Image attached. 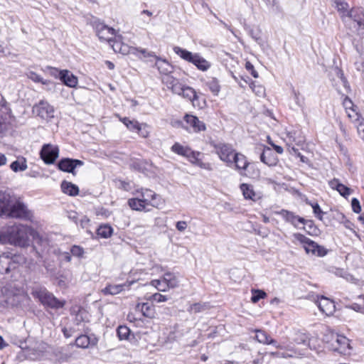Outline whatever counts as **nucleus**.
Masks as SVG:
<instances>
[{
    "mask_svg": "<svg viewBox=\"0 0 364 364\" xmlns=\"http://www.w3.org/2000/svg\"><path fill=\"white\" fill-rule=\"evenodd\" d=\"M32 231L30 227L21 224L8 227L6 230L7 243L19 247L28 246Z\"/></svg>",
    "mask_w": 364,
    "mask_h": 364,
    "instance_id": "nucleus-1",
    "label": "nucleus"
},
{
    "mask_svg": "<svg viewBox=\"0 0 364 364\" xmlns=\"http://www.w3.org/2000/svg\"><path fill=\"white\" fill-rule=\"evenodd\" d=\"M174 53L183 60L193 64L201 71H206L210 68V63L203 58L199 53H193L179 46H174Z\"/></svg>",
    "mask_w": 364,
    "mask_h": 364,
    "instance_id": "nucleus-2",
    "label": "nucleus"
},
{
    "mask_svg": "<svg viewBox=\"0 0 364 364\" xmlns=\"http://www.w3.org/2000/svg\"><path fill=\"white\" fill-rule=\"evenodd\" d=\"M25 262V257L21 255H14L11 252H4L0 255V273L9 274L19 264Z\"/></svg>",
    "mask_w": 364,
    "mask_h": 364,
    "instance_id": "nucleus-3",
    "label": "nucleus"
},
{
    "mask_svg": "<svg viewBox=\"0 0 364 364\" xmlns=\"http://www.w3.org/2000/svg\"><path fill=\"white\" fill-rule=\"evenodd\" d=\"M293 237L303 245V247L307 254L311 253L318 257H323L327 254V251L323 247L318 245L305 235L301 233H294Z\"/></svg>",
    "mask_w": 364,
    "mask_h": 364,
    "instance_id": "nucleus-4",
    "label": "nucleus"
},
{
    "mask_svg": "<svg viewBox=\"0 0 364 364\" xmlns=\"http://www.w3.org/2000/svg\"><path fill=\"white\" fill-rule=\"evenodd\" d=\"M33 296L38 299L43 305L52 309H58L63 308L65 305V301L58 299L46 289L35 291Z\"/></svg>",
    "mask_w": 364,
    "mask_h": 364,
    "instance_id": "nucleus-5",
    "label": "nucleus"
},
{
    "mask_svg": "<svg viewBox=\"0 0 364 364\" xmlns=\"http://www.w3.org/2000/svg\"><path fill=\"white\" fill-rule=\"evenodd\" d=\"M346 20L348 21V28L358 31L360 28L364 29V9L362 7H353L346 13Z\"/></svg>",
    "mask_w": 364,
    "mask_h": 364,
    "instance_id": "nucleus-6",
    "label": "nucleus"
},
{
    "mask_svg": "<svg viewBox=\"0 0 364 364\" xmlns=\"http://www.w3.org/2000/svg\"><path fill=\"white\" fill-rule=\"evenodd\" d=\"M6 215L10 218L31 220L33 213L20 201L14 200Z\"/></svg>",
    "mask_w": 364,
    "mask_h": 364,
    "instance_id": "nucleus-7",
    "label": "nucleus"
},
{
    "mask_svg": "<svg viewBox=\"0 0 364 364\" xmlns=\"http://www.w3.org/2000/svg\"><path fill=\"white\" fill-rule=\"evenodd\" d=\"M141 53L144 58H150V61L156 60L155 66L161 74H164V76L169 75L168 74L171 72L173 68L167 60L161 59L153 52H148L146 49L141 48Z\"/></svg>",
    "mask_w": 364,
    "mask_h": 364,
    "instance_id": "nucleus-8",
    "label": "nucleus"
},
{
    "mask_svg": "<svg viewBox=\"0 0 364 364\" xmlns=\"http://www.w3.org/2000/svg\"><path fill=\"white\" fill-rule=\"evenodd\" d=\"M94 28L95 32L101 41H107L109 43L117 39L114 28L107 26L102 22H95Z\"/></svg>",
    "mask_w": 364,
    "mask_h": 364,
    "instance_id": "nucleus-9",
    "label": "nucleus"
},
{
    "mask_svg": "<svg viewBox=\"0 0 364 364\" xmlns=\"http://www.w3.org/2000/svg\"><path fill=\"white\" fill-rule=\"evenodd\" d=\"M58 156V147L51 144H44L40 151V156L46 164H53Z\"/></svg>",
    "mask_w": 364,
    "mask_h": 364,
    "instance_id": "nucleus-10",
    "label": "nucleus"
},
{
    "mask_svg": "<svg viewBox=\"0 0 364 364\" xmlns=\"http://www.w3.org/2000/svg\"><path fill=\"white\" fill-rule=\"evenodd\" d=\"M33 113L41 118L49 120L54 117V108L46 101L41 100L33 107Z\"/></svg>",
    "mask_w": 364,
    "mask_h": 364,
    "instance_id": "nucleus-11",
    "label": "nucleus"
},
{
    "mask_svg": "<svg viewBox=\"0 0 364 364\" xmlns=\"http://www.w3.org/2000/svg\"><path fill=\"white\" fill-rule=\"evenodd\" d=\"M215 149L220 160L227 163L229 166H231L233 164L232 161V156L235 154L232 146L229 144L220 143L215 145Z\"/></svg>",
    "mask_w": 364,
    "mask_h": 364,
    "instance_id": "nucleus-12",
    "label": "nucleus"
},
{
    "mask_svg": "<svg viewBox=\"0 0 364 364\" xmlns=\"http://www.w3.org/2000/svg\"><path fill=\"white\" fill-rule=\"evenodd\" d=\"M331 348L333 351L345 354L346 350L350 348L349 340L343 336L332 335Z\"/></svg>",
    "mask_w": 364,
    "mask_h": 364,
    "instance_id": "nucleus-13",
    "label": "nucleus"
},
{
    "mask_svg": "<svg viewBox=\"0 0 364 364\" xmlns=\"http://www.w3.org/2000/svg\"><path fill=\"white\" fill-rule=\"evenodd\" d=\"M141 198L146 205L159 208L161 204V197L150 189L142 188L141 190Z\"/></svg>",
    "mask_w": 364,
    "mask_h": 364,
    "instance_id": "nucleus-14",
    "label": "nucleus"
},
{
    "mask_svg": "<svg viewBox=\"0 0 364 364\" xmlns=\"http://www.w3.org/2000/svg\"><path fill=\"white\" fill-rule=\"evenodd\" d=\"M83 165V161L78 159H72L69 158L61 159L58 164V168L64 172L72 173L75 175L74 169L77 166Z\"/></svg>",
    "mask_w": 364,
    "mask_h": 364,
    "instance_id": "nucleus-15",
    "label": "nucleus"
},
{
    "mask_svg": "<svg viewBox=\"0 0 364 364\" xmlns=\"http://www.w3.org/2000/svg\"><path fill=\"white\" fill-rule=\"evenodd\" d=\"M276 214L282 215L286 222L291 223L295 228L298 227L299 223H301L303 225L306 224V220L304 218L296 215L293 212L283 209L280 211L276 212Z\"/></svg>",
    "mask_w": 364,
    "mask_h": 364,
    "instance_id": "nucleus-16",
    "label": "nucleus"
},
{
    "mask_svg": "<svg viewBox=\"0 0 364 364\" xmlns=\"http://www.w3.org/2000/svg\"><path fill=\"white\" fill-rule=\"evenodd\" d=\"M184 120L193 132L198 133L206 129L205 123L194 115L186 114Z\"/></svg>",
    "mask_w": 364,
    "mask_h": 364,
    "instance_id": "nucleus-17",
    "label": "nucleus"
},
{
    "mask_svg": "<svg viewBox=\"0 0 364 364\" xmlns=\"http://www.w3.org/2000/svg\"><path fill=\"white\" fill-rule=\"evenodd\" d=\"M162 81L173 94L181 95L185 85H182L178 79L171 75H166L163 77Z\"/></svg>",
    "mask_w": 364,
    "mask_h": 364,
    "instance_id": "nucleus-18",
    "label": "nucleus"
},
{
    "mask_svg": "<svg viewBox=\"0 0 364 364\" xmlns=\"http://www.w3.org/2000/svg\"><path fill=\"white\" fill-rule=\"evenodd\" d=\"M317 298L316 304L319 310L326 315L331 314L335 309V305L332 301L325 296H316Z\"/></svg>",
    "mask_w": 364,
    "mask_h": 364,
    "instance_id": "nucleus-19",
    "label": "nucleus"
},
{
    "mask_svg": "<svg viewBox=\"0 0 364 364\" xmlns=\"http://www.w3.org/2000/svg\"><path fill=\"white\" fill-rule=\"evenodd\" d=\"M112 47L114 52L120 53L123 55L134 53L135 51L139 52L141 53V49L129 47L128 45L122 43L119 39V36H118L117 39H115L113 41V44L112 45Z\"/></svg>",
    "mask_w": 364,
    "mask_h": 364,
    "instance_id": "nucleus-20",
    "label": "nucleus"
},
{
    "mask_svg": "<svg viewBox=\"0 0 364 364\" xmlns=\"http://www.w3.org/2000/svg\"><path fill=\"white\" fill-rule=\"evenodd\" d=\"M14 199L9 193L0 191V215H6Z\"/></svg>",
    "mask_w": 364,
    "mask_h": 364,
    "instance_id": "nucleus-21",
    "label": "nucleus"
},
{
    "mask_svg": "<svg viewBox=\"0 0 364 364\" xmlns=\"http://www.w3.org/2000/svg\"><path fill=\"white\" fill-rule=\"evenodd\" d=\"M59 74V78L67 86L75 87L77 85V78L68 70H56V74Z\"/></svg>",
    "mask_w": 364,
    "mask_h": 364,
    "instance_id": "nucleus-22",
    "label": "nucleus"
},
{
    "mask_svg": "<svg viewBox=\"0 0 364 364\" xmlns=\"http://www.w3.org/2000/svg\"><path fill=\"white\" fill-rule=\"evenodd\" d=\"M260 160L269 166H275L277 163V158L272 149L266 146L263 148L260 155Z\"/></svg>",
    "mask_w": 364,
    "mask_h": 364,
    "instance_id": "nucleus-23",
    "label": "nucleus"
},
{
    "mask_svg": "<svg viewBox=\"0 0 364 364\" xmlns=\"http://www.w3.org/2000/svg\"><path fill=\"white\" fill-rule=\"evenodd\" d=\"M135 311L149 318H154L156 314L154 305L149 303L137 304L135 307Z\"/></svg>",
    "mask_w": 364,
    "mask_h": 364,
    "instance_id": "nucleus-24",
    "label": "nucleus"
},
{
    "mask_svg": "<svg viewBox=\"0 0 364 364\" xmlns=\"http://www.w3.org/2000/svg\"><path fill=\"white\" fill-rule=\"evenodd\" d=\"M232 161H233L232 165H234L235 168L242 174V171H245L248 166L246 157L242 154L235 153Z\"/></svg>",
    "mask_w": 364,
    "mask_h": 364,
    "instance_id": "nucleus-25",
    "label": "nucleus"
},
{
    "mask_svg": "<svg viewBox=\"0 0 364 364\" xmlns=\"http://www.w3.org/2000/svg\"><path fill=\"white\" fill-rule=\"evenodd\" d=\"M329 186L331 188L336 190L343 197L348 198L353 192V191L340 183L338 179H333L329 181Z\"/></svg>",
    "mask_w": 364,
    "mask_h": 364,
    "instance_id": "nucleus-26",
    "label": "nucleus"
},
{
    "mask_svg": "<svg viewBox=\"0 0 364 364\" xmlns=\"http://www.w3.org/2000/svg\"><path fill=\"white\" fill-rule=\"evenodd\" d=\"M134 282V281H132L122 284L107 285L102 291L105 295H115L123 291L124 287H129Z\"/></svg>",
    "mask_w": 364,
    "mask_h": 364,
    "instance_id": "nucleus-27",
    "label": "nucleus"
},
{
    "mask_svg": "<svg viewBox=\"0 0 364 364\" xmlns=\"http://www.w3.org/2000/svg\"><path fill=\"white\" fill-rule=\"evenodd\" d=\"M256 339L258 341V342L264 344H272L274 346H276L277 348L282 349V346L281 345H277V341L272 338L269 337V336L264 331L262 330H257L256 331V335H255Z\"/></svg>",
    "mask_w": 364,
    "mask_h": 364,
    "instance_id": "nucleus-28",
    "label": "nucleus"
},
{
    "mask_svg": "<svg viewBox=\"0 0 364 364\" xmlns=\"http://www.w3.org/2000/svg\"><path fill=\"white\" fill-rule=\"evenodd\" d=\"M337 11L340 13L342 21L347 25L346 13L349 12V5L345 0H334Z\"/></svg>",
    "mask_w": 364,
    "mask_h": 364,
    "instance_id": "nucleus-29",
    "label": "nucleus"
},
{
    "mask_svg": "<svg viewBox=\"0 0 364 364\" xmlns=\"http://www.w3.org/2000/svg\"><path fill=\"white\" fill-rule=\"evenodd\" d=\"M149 166L150 164L148 161L141 159L132 160L129 163L131 169L141 173H145Z\"/></svg>",
    "mask_w": 364,
    "mask_h": 364,
    "instance_id": "nucleus-30",
    "label": "nucleus"
},
{
    "mask_svg": "<svg viewBox=\"0 0 364 364\" xmlns=\"http://www.w3.org/2000/svg\"><path fill=\"white\" fill-rule=\"evenodd\" d=\"M61 189L64 193L71 196H75L79 193L78 187L71 182H68L66 181L62 182Z\"/></svg>",
    "mask_w": 364,
    "mask_h": 364,
    "instance_id": "nucleus-31",
    "label": "nucleus"
},
{
    "mask_svg": "<svg viewBox=\"0 0 364 364\" xmlns=\"http://www.w3.org/2000/svg\"><path fill=\"white\" fill-rule=\"evenodd\" d=\"M240 189L246 199H251L255 201L258 198L252 185L247 183H242L240 185Z\"/></svg>",
    "mask_w": 364,
    "mask_h": 364,
    "instance_id": "nucleus-32",
    "label": "nucleus"
},
{
    "mask_svg": "<svg viewBox=\"0 0 364 364\" xmlns=\"http://www.w3.org/2000/svg\"><path fill=\"white\" fill-rule=\"evenodd\" d=\"M163 278L169 289L178 287L179 282L175 274L172 272H166L163 275Z\"/></svg>",
    "mask_w": 364,
    "mask_h": 364,
    "instance_id": "nucleus-33",
    "label": "nucleus"
},
{
    "mask_svg": "<svg viewBox=\"0 0 364 364\" xmlns=\"http://www.w3.org/2000/svg\"><path fill=\"white\" fill-rule=\"evenodd\" d=\"M128 204L132 210L138 211L144 210L147 206L141 198H131L128 200Z\"/></svg>",
    "mask_w": 364,
    "mask_h": 364,
    "instance_id": "nucleus-34",
    "label": "nucleus"
},
{
    "mask_svg": "<svg viewBox=\"0 0 364 364\" xmlns=\"http://www.w3.org/2000/svg\"><path fill=\"white\" fill-rule=\"evenodd\" d=\"M181 96L185 99H188L194 103V101L197 100L198 97L195 90L189 86H184L183 91L181 92Z\"/></svg>",
    "mask_w": 364,
    "mask_h": 364,
    "instance_id": "nucleus-35",
    "label": "nucleus"
},
{
    "mask_svg": "<svg viewBox=\"0 0 364 364\" xmlns=\"http://www.w3.org/2000/svg\"><path fill=\"white\" fill-rule=\"evenodd\" d=\"M10 168L14 172L23 171L27 169V164L25 158H21L11 163Z\"/></svg>",
    "mask_w": 364,
    "mask_h": 364,
    "instance_id": "nucleus-36",
    "label": "nucleus"
},
{
    "mask_svg": "<svg viewBox=\"0 0 364 364\" xmlns=\"http://www.w3.org/2000/svg\"><path fill=\"white\" fill-rule=\"evenodd\" d=\"M0 113L3 114L4 117L7 120L11 117V109L9 105L2 96L0 100Z\"/></svg>",
    "mask_w": 364,
    "mask_h": 364,
    "instance_id": "nucleus-37",
    "label": "nucleus"
},
{
    "mask_svg": "<svg viewBox=\"0 0 364 364\" xmlns=\"http://www.w3.org/2000/svg\"><path fill=\"white\" fill-rule=\"evenodd\" d=\"M171 150L174 152V153H176L179 155H181V156H187L188 155H190V154H192V150L187 147V146H183L182 145H181L179 143H175L172 147H171Z\"/></svg>",
    "mask_w": 364,
    "mask_h": 364,
    "instance_id": "nucleus-38",
    "label": "nucleus"
},
{
    "mask_svg": "<svg viewBox=\"0 0 364 364\" xmlns=\"http://www.w3.org/2000/svg\"><path fill=\"white\" fill-rule=\"evenodd\" d=\"M121 122L127 127V129L132 132H136L137 130L140 129V124L136 120H131L127 117L122 118Z\"/></svg>",
    "mask_w": 364,
    "mask_h": 364,
    "instance_id": "nucleus-39",
    "label": "nucleus"
},
{
    "mask_svg": "<svg viewBox=\"0 0 364 364\" xmlns=\"http://www.w3.org/2000/svg\"><path fill=\"white\" fill-rule=\"evenodd\" d=\"M113 232V229L108 225H102L97 230V235L102 238L109 237Z\"/></svg>",
    "mask_w": 364,
    "mask_h": 364,
    "instance_id": "nucleus-40",
    "label": "nucleus"
},
{
    "mask_svg": "<svg viewBox=\"0 0 364 364\" xmlns=\"http://www.w3.org/2000/svg\"><path fill=\"white\" fill-rule=\"evenodd\" d=\"M205 85L208 87L214 95L216 96L218 95L220 90V86L219 85L218 80L216 78H210L205 82Z\"/></svg>",
    "mask_w": 364,
    "mask_h": 364,
    "instance_id": "nucleus-41",
    "label": "nucleus"
},
{
    "mask_svg": "<svg viewBox=\"0 0 364 364\" xmlns=\"http://www.w3.org/2000/svg\"><path fill=\"white\" fill-rule=\"evenodd\" d=\"M356 108L357 107H354L351 109L346 111L348 118L354 124H356L357 122H358L360 120H362L363 119H364L361 116V114L356 110Z\"/></svg>",
    "mask_w": 364,
    "mask_h": 364,
    "instance_id": "nucleus-42",
    "label": "nucleus"
},
{
    "mask_svg": "<svg viewBox=\"0 0 364 364\" xmlns=\"http://www.w3.org/2000/svg\"><path fill=\"white\" fill-rule=\"evenodd\" d=\"M90 343V340L87 335H80L75 339V345L79 348H87Z\"/></svg>",
    "mask_w": 364,
    "mask_h": 364,
    "instance_id": "nucleus-43",
    "label": "nucleus"
},
{
    "mask_svg": "<svg viewBox=\"0 0 364 364\" xmlns=\"http://www.w3.org/2000/svg\"><path fill=\"white\" fill-rule=\"evenodd\" d=\"M151 284L160 291H165L168 289H169L163 277L161 278V279L152 280Z\"/></svg>",
    "mask_w": 364,
    "mask_h": 364,
    "instance_id": "nucleus-44",
    "label": "nucleus"
},
{
    "mask_svg": "<svg viewBox=\"0 0 364 364\" xmlns=\"http://www.w3.org/2000/svg\"><path fill=\"white\" fill-rule=\"evenodd\" d=\"M208 308V305L206 304L201 303H195L191 305L190 308L188 309V312L197 314L201 311L206 310Z\"/></svg>",
    "mask_w": 364,
    "mask_h": 364,
    "instance_id": "nucleus-45",
    "label": "nucleus"
},
{
    "mask_svg": "<svg viewBox=\"0 0 364 364\" xmlns=\"http://www.w3.org/2000/svg\"><path fill=\"white\" fill-rule=\"evenodd\" d=\"M26 353L29 358L32 360H36L42 356L43 351L39 350L38 348H28L26 350Z\"/></svg>",
    "mask_w": 364,
    "mask_h": 364,
    "instance_id": "nucleus-46",
    "label": "nucleus"
},
{
    "mask_svg": "<svg viewBox=\"0 0 364 364\" xmlns=\"http://www.w3.org/2000/svg\"><path fill=\"white\" fill-rule=\"evenodd\" d=\"M252 296L251 298V301L252 303L258 302L261 299H264L267 296V294L260 289H252Z\"/></svg>",
    "mask_w": 364,
    "mask_h": 364,
    "instance_id": "nucleus-47",
    "label": "nucleus"
},
{
    "mask_svg": "<svg viewBox=\"0 0 364 364\" xmlns=\"http://www.w3.org/2000/svg\"><path fill=\"white\" fill-rule=\"evenodd\" d=\"M117 336L120 340H125L128 338L130 333V330L125 326H120L117 330Z\"/></svg>",
    "mask_w": 364,
    "mask_h": 364,
    "instance_id": "nucleus-48",
    "label": "nucleus"
},
{
    "mask_svg": "<svg viewBox=\"0 0 364 364\" xmlns=\"http://www.w3.org/2000/svg\"><path fill=\"white\" fill-rule=\"evenodd\" d=\"M334 273L336 276L343 277L349 282H351L354 279L353 277L351 274H350L343 269H336Z\"/></svg>",
    "mask_w": 364,
    "mask_h": 364,
    "instance_id": "nucleus-49",
    "label": "nucleus"
},
{
    "mask_svg": "<svg viewBox=\"0 0 364 364\" xmlns=\"http://www.w3.org/2000/svg\"><path fill=\"white\" fill-rule=\"evenodd\" d=\"M84 249L78 245H73L70 249L72 255L77 257H82L84 255Z\"/></svg>",
    "mask_w": 364,
    "mask_h": 364,
    "instance_id": "nucleus-50",
    "label": "nucleus"
},
{
    "mask_svg": "<svg viewBox=\"0 0 364 364\" xmlns=\"http://www.w3.org/2000/svg\"><path fill=\"white\" fill-rule=\"evenodd\" d=\"M313 208V212L316 217L318 218L320 220H323V215L324 213L321 210L319 205L318 203H310Z\"/></svg>",
    "mask_w": 364,
    "mask_h": 364,
    "instance_id": "nucleus-51",
    "label": "nucleus"
},
{
    "mask_svg": "<svg viewBox=\"0 0 364 364\" xmlns=\"http://www.w3.org/2000/svg\"><path fill=\"white\" fill-rule=\"evenodd\" d=\"M28 77L36 82H41L42 84H47V81L43 80L41 75L36 74V73L31 72L28 74Z\"/></svg>",
    "mask_w": 364,
    "mask_h": 364,
    "instance_id": "nucleus-52",
    "label": "nucleus"
},
{
    "mask_svg": "<svg viewBox=\"0 0 364 364\" xmlns=\"http://www.w3.org/2000/svg\"><path fill=\"white\" fill-rule=\"evenodd\" d=\"M351 206H352V209L354 213H360L361 212V206H360L359 200L357 198H353L352 199Z\"/></svg>",
    "mask_w": 364,
    "mask_h": 364,
    "instance_id": "nucleus-53",
    "label": "nucleus"
},
{
    "mask_svg": "<svg viewBox=\"0 0 364 364\" xmlns=\"http://www.w3.org/2000/svg\"><path fill=\"white\" fill-rule=\"evenodd\" d=\"M151 299L153 301H155L158 303L164 302L168 300V298L166 296L162 295L159 293H155V294H152Z\"/></svg>",
    "mask_w": 364,
    "mask_h": 364,
    "instance_id": "nucleus-54",
    "label": "nucleus"
},
{
    "mask_svg": "<svg viewBox=\"0 0 364 364\" xmlns=\"http://www.w3.org/2000/svg\"><path fill=\"white\" fill-rule=\"evenodd\" d=\"M252 90L259 96H262L264 95V88L261 85H255V84H252L250 85Z\"/></svg>",
    "mask_w": 364,
    "mask_h": 364,
    "instance_id": "nucleus-55",
    "label": "nucleus"
},
{
    "mask_svg": "<svg viewBox=\"0 0 364 364\" xmlns=\"http://www.w3.org/2000/svg\"><path fill=\"white\" fill-rule=\"evenodd\" d=\"M136 132L143 138H146L149 134L146 124H140V129L137 130Z\"/></svg>",
    "mask_w": 364,
    "mask_h": 364,
    "instance_id": "nucleus-56",
    "label": "nucleus"
},
{
    "mask_svg": "<svg viewBox=\"0 0 364 364\" xmlns=\"http://www.w3.org/2000/svg\"><path fill=\"white\" fill-rule=\"evenodd\" d=\"M338 77L340 78L343 87L346 88V90H348L350 88V85L346 80V78L344 77L343 73L341 70H338Z\"/></svg>",
    "mask_w": 364,
    "mask_h": 364,
    "instance_id": "nucleus-57",
    "label": "nucleus"
},
{
    "mask_svg": "<svg viewBox=\"0 0 364 364\" xmlns=\"http://www.w3.org/2000/svg\"><path fill=\"white\" fill-rule=\"evenodd\" d=\"M292 95L294 96V99L296 102V105L298 107H301L303 105V100L300 98V93L298 91H296L294 89H293Z\"/></svg>",
    "mask_w": 364,
    "mask_h": 364,
    "instance_id": "nucleus-58",
    "label": "nucleus"
},
{
    "mask_svg": "<svg viewBox=\"0 0 364 364\" xmlns=\"http://www.w3.org/2000/svg\"><path fill=\"white\" fill-rule=\"evenodd\" d=\"M245 68L247 69V70H248L251 73L252 75L254 77H255V78L258 77V76H259L258 73L255 70L253 65L250 62H249V61L246 62Z\"/></svg>",
    "mask_w": 364,
    "mask_h": 364,
    "instance_id": "nucleus-59",
    "label": "nucleus"
},
{
    "mask_svg": "<svg viewBox=\"0 0 364 364\" xmlns=\"http://www.w3.org/2000/svg\"><path fill=\"white\" fill-rule=\"evenodd\" d=\"M343 107H345L346 111H348L349 109H351L354 107H356L350 99H349L348 97H346L343 102Z\"/></svg>",
    "mask_w": 364,
    "mask_h": 364,
    "instance_id": "nucleus-60",
    "label": "nucleus"
},
{
    "mask_svg": "<svg viewBox=\"0 0 364 364\" xmlns=\"http://www.w3.org/2000/svg\"><path fill=\"white\" fill-rule=\"evenodd\" d=\"M192 154H193L188 155L186 157L189 159L191 163L199 164V160L198 159V156L200 154L199 152H195L192 151Z\"/></svg>",
    "mask_w": 364,
    "mask_h": 364,
    "instance_id": "nucleus-61",
    "label": "nucleus"
},
{
    "mask_svg": "<svg viewBox=\"0 0 364 364\" xmlns=\"http://www.w3.org/2000/svg\"><path fill=\"white\" fill-rule=\"evenodd\" d=\"M188 224L186 221L181 220L176 223V228L180 231L183 232L187 228Z\"/></svg>",
    "mask_w": 364,
    "mask_h": 364,
    "instance_id": "nucleus-62",
    "label": "nucleus"
},
{
    "mask_svg": "<svg viewBox=\"0 0 364 364\" xmlns=\"http://www.w3.org/2000/svg\"><path fill=\"white\" fill-rule=\"evenodd\" d=\"M7 119L4 117L3 114L0 113V133H2L6 129Z\"/></svg>",
    "mask_w": 364,
    "mask_h": 364,
    "instance_id": "nucleus-63",
    "label": "nucleus"
},
{
    "mask_svg": "<svg viewBox=\"0 0 364 364\" xmlns=\"http://www.w3.org/2000/svg\"><path fill=\"white\" fill-rule=\"evenodd\" d=\"M350 309L357 311V312H362L364 314V306H362L360 304H353L349 306Z\"/></svg>",
    "mask_w": 364,
    "mask_h": 364,
    "instance_id": "nucleus-64",
    "label": "nucleus"
}]
</instances>
